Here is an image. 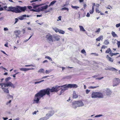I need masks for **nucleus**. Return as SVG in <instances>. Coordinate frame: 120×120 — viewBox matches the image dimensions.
<instances>
[{
  "label": "nucleus",
  "mask_w": 120,
  "mask_h": 120,
  "mask_svg": "<svg viewBox=\"0 0 120 120\" xmlns=\"http://www.w3.org/2000/svg\"><path fill=\"white\" fill-rule=\"evenodd\" d=\"M58 90L57 88L54 86L52 87L51 89L48 88L46 89L42 90L35 95L34 102L38 103L40 98L44 96L46 94L50 96V92H57Z\"/></svg>",
  "instance_id": "nucleus-1"
},
{
  "label": "nucleus",
  "mask_w": 120,
  "mask_h": 120,
  "mask_svg": "<svg viewBox=\"0 0 120 120\" xmlns=\"http://www.w3.org/2000/svg\"><path fill=\"white\" fill-rule=\"evenodd\" d=\"M26 7L25 6L22 7L17 6L16 7H9L6 10L8 11H9L16 13H20L22 12H24L26 9Z\"/></svg>",
  "instance_id": "nucleus-2"
},
{
  "label": "nucleus",
  "mask_w": 120,
  "mask_h": 120,
  "mask_svg": "<svg viewBox=\"0 0 120 120\" xmlns=\"http://www.w3.org/2000/svg\"><path fill=\"white\" fill-rule=\"evenodd\" d=\"M3 90L6 93H9V90H8V86L11 87L13 88H15V86L14 84L11 82H9L7 83H2L0 84V86Z\"/></svg>",
  "instance_id": "nucleus-3"
},
{
  "label": "nucleus",
  "mask_w": 120,
  "mask_h": 120,
  "mask_svg": "<svg viewBox=\"0 0 120 120\" xmlns=\"http://www.w3.org/2000/svg\"><path fill=\"white\" fill-rule=\"evenodd\" d=\"M84 105L82 102L80 100L75 101L72 103L73 107L75 108L77 107H79L83 106Z\"/></svg>",
  "instance_id": "nucleus-4"
},
{
  "label": "nucleus",
  "mask_w": 120,
  "mask_h": 120,
  "mask_svg": "<svg viewBox=\"0 0 120 120\" xmlns=\"http://www.w3.org/2000/svg\"><path fill=\"white\" fill-rule=\"evenodd\" d=\"M91 97L93 98H103V95L102 93L100 92H93L92 94Z\"/></svg>",
  "instance_id": "nucleus-5"
},
{
  "label": "nucleus",
  "mask_w": 120,
  "mask_h": 120,
  "mask_svg": "<svg viewBox=\"0 0 120 120\" xmlns=\"http://www.w3.org/2000/svg\"><path fill=\"white\" fill-rule=\"evenodd\" d=\"M120 83V80L118 78H115L113 80V86H117Z\"/></svg>",
  "instance_id": "nucleus-6"
},
{
  "label": "nucleus",
  "mask_w": 120,
  "mask_h": 120,
  "mask_svg": "<svg viewBox=\"0 0 120 120\" xmlns=\"http://www.w3.org/2000/svg\"><path fill=\"white\" fill-rule=\"evenodd\" d=\"M54 114V112L53 111H50L48 114H47L46 116L44 118L43 120H46L48 119L49 118L52 116Z\"/></svg>",
  "instance_id": "nucleus-7"
},
{
  "label": "nucleus",
  "mask_w": 120,
  "mask_h": 120,
  "mask_svg": "<svg viewBox=\"0 0 120 120\" xmlns=\"http://www.w3.org/2000/svg\"><path fill=\"white\" fill-rule=\"evenodd\" d=\"M38 0H33L30 1L31 3H33L31 5L35 9L36 8L38 7L40 5L37 4H36L35 3V2Z\"/></svg>",
  "instance_id": "nucleus-8"
},
{
  "label": "nucleus",
  "mask_w": 120,
  "mask_h": 120,
  "mask_svg": "<svg viewBox=\"0 0 120 120\" xmlns=\"http://www.w3.org/2000/svg\"><path fill=\"white\" fill-rule=\"evenodd\" d=\"M66 87H67V88L68 89V88H77L78 87V86L76 84H69L68 85H67V86H66Z\"/></svg>",
  "instance_id": "nucleus-9"
},
{
  "label": "nucleus",
  "mask_w": 120,
  "mask_h": 120,
  "mask_svg": "<svg viewBox=\"0 0 120 120\" xmlns=\"http://www.w3.org/2000/svg\"><path fill=\"white\" fill-rule=\"evenodd\" d=\"M52 38L53 37L52 36L49 34L47 35L46 36V38H47V40H48L49 41L52 42L53 41Z\"/></svg>",
  "instance_id": "nucleus-10"
},
{
  "label": "nucleus",
  "mask_w": 120,
  "mask_h": 120,
  "mask_svg": "<svg viewBox=\"0 0 120 120\" xmlns=\"http://www.w3.org/2000/svg\"><path fill=\"white\" fill-rule=\"evenodd\" d=\"M21 31L20 30H16L15 31L14 33L15 34L16 37H19V36L20 34Z\"/></svg>",
  "instance_id": "nucleus-11"
},
{
  "label": "nucleus",
  "mask_w": 120,
  "mask_h": 120,
  "mask_svg": "<svg viewBox=\"0 0 120 120\" xmlns=\"http://www.w3.org/2000/svg\"><path fill=\"white\" fill-rule=\"evenodd\" d=\"M106 58L107 60H108L109 61L111 62H113L114 60L111 57H110L109 55H107Z\"/></svg>",
  "instance_id": "nucleus-12"
},
{
  "label": "nucleus",
  "mask_w": 120,
  "mask_h": 120,
  "mask_svg": "<svg viewBox=\"0 0 120 120\" xmlns=\"http://www.w3.org/2000/svg\"><path fill=\"white\" fill-rule=\"evenodd\" d=\"M33 69H34L32 68H19V70L20 71H26L30 70H33Z\"/></svg>",
  "instance_id": "nucleus-13"
},
{
  "label": "nucleus",
  "mask_w": 120,
  "mask_h": 120,
  "mask_svg": "<svg viewBox=\"0 0 120 120\" xmlns=\"http://www.w3.org/2000/svg\"><path fill=\"white\" fill-rule=\"evenodd\" d=\"M53 37L55 39V40L58 41L60 39V36L56 34L53 35Z\"/></svg>",
  "instance_id": "nucleus-14"
},
{
  "label": "nucleus",
  "mask_w": 120,
  "mask_h": 120,
  "mask_svg": "<svg viewBox=\"0 0 120 120\" xmlns=\"http://www.w3.org/2000/svg\"><path fill=\"white\" fill-rule=\"evenodd\" d=\"M48 7V5H46L43 6L41 7V8H38L39 9L40 11H42L44 10V9H46Z\"/></svg>",
  "instance_id": "nucleus-15"
},
{
  "label": "nucleus",
  "mask_w": 120,
  "mask_h": 120,
  "mask_svg": "<svg viewBox=\"0 0 120 120\" xmlns=\"http://www.w3.org/2000/svg\"><path fill=\"white\" fill-rule=\"evenodd\" d=\"M105 93L107 95L109 96L111 94L112 92L109 89H107L106 90Z\"/></svg>",
  "instance_id": "nucleus-16"
},
{
  "label": "nucleus",
  "mask_w": 120,
  "mask_h": 120,
  "mask_svg": "<svg viewBox=\"0 0 120 120\" xmlns=\"http://www.w3.org/2000/svg\"><path fill=\"white\" fill-rule=\"evenodd\" d=\"M65 86H66V85L64 86H65L63 88V89H61L60 92V95L62 93L64 92L65 90L68 89L67 88V87H66Z\"/></svg>",
  "instance_id": "nucleus-17"
},
{
  "label": "nucleus",
  "mask_w": 120,
  "mask_h": 120,
  "mask_svg": "<svg viewBox=\"0 0 120 120\" xmlns=\"http://www.w3.org/2000/svg\"><path fill=\"white\" fill-rule=\"evenodd\" d=\"M103 38V36L102 35H101L98 37V38L96 39V41L97 42L98 41H100L101 40H102Z\"/></svg>",
  "instance_id": "nucleus-18"
},
{
  "label": "nucleus",
  "mask_w": 120,
  "mask_h": 120,
  "mask_svg": "<svg viewBox=\"0 0 120 120\" xmlns=\"http://www.w3.org/2000/svg\"><path fill=\"white\" fill-rule=\"evenodd\" d=\"M73 98H76L78 97V95L76 94L75 92L74 91L73 94Z\"/></svg>",
  "instance_id": "nucleus-19"
},
{
  "label": "nucleus",
  "mask_w": 120,
  "mask_h": 120,
  "mask_svg": "<svg viewBox=\"0 0 120 120\" xmlns=\"http://www.w3.org/2000/svg\"><path fill=\"white\" fill-rule=\"evenodd\" d=\"M38 73H44V70L43 69L41 68L38 71Z\"/></svg>",
  "instance_id": "nucleus-20"
},
{
  "label": "nucleus",
  "mask_w": 120,
  "mask_h": 120,
  "mask_svg": "<svg viewBox=\"0 0 120 120\" xmlns=\"http://www.w3.org/2000/svg\"><path fill=\"white\" fill-rule=\"evenodd\" d=\"M56 2V1L55 0L53 1L49 5V6L50 7L51 6L53 5Z\"/></svg>",
  "instance_id": "nucleus-21"
},
{
  "label": "nucleus",
  "mask_w": 120,
  "mask_h": 120,
  "mask_svg": "<svg viewBox=\"0 0 120 120\" xmlns=\"http://www.w3.org/2000/svg\"><path fill=\"white\" fill-rule=\"evenodd\" d=\"M119 53H112V52H110V53H109V55L110 56H111L112 57L113 56V55H117V54H119Z\"/></svg>",
  "instance_id": "nucleus-22"
},
{
  "label": "nucleus",
  "mask_w": 120,
  "mask_h": 120,
  "mask_svg": "<svg viewBox=\"0 0 120 120\" xmlns=\"http://www.w3.org/2000/svg\"><path fill=\"white\" fill-rule=\"evenodd\" d=\"M79 26L80 28V30L82 31H85V30L84 29L82 26Z\"/></svg>",
  "instance_id": "nucleus-23"
},
{
  "label": "nucleus",
  "mask_w": 120,
  "mask_h": 120,
  "mask_svg": "<svg viewBox=\"0 0 120 120\" xmlns=\"http://www.w3.org/2000/svg\"><path fill=\"white\" fill-rule=\"evenodd\" d=\"M111 52V49L110 48L107 49L105 51V53H110Z\"/></svg>",
  "instance_id": "nucleus-24"
},
{
  "label": "nucleus",
  "mask_w": 120,
  "mask_h": 120,
  "mask_svg": "<svg viewBox=\"0 0 120 120\" xmlns=\"http://www.w3.org/2000/svg\"><path fill=\"white\" fill-rule=\"evenodd\" d=\"M30 10H31V11H35L36 12H39L40 11V10L38 8V9H37L36 10H34L33 9H31Z\"/></svg>",
  "instance_id": "nucleus-25"
},
{
  "label": "nucleus",
  "mask_w": 120,
  "mask_h": 120,
  "mask_svg": "<svg viewBox=\"0 0 120 120\" xmlns=\"http://www.w3.org/2000/svg\"><path fill=\"white\" fill-rule=\"evenodd\" d=\"M94 8L93 7H92V10H90L89 12L90 14H92L94 13Z\"/></svg>",
  "instance_id": "nucleus-26"
},
{
  "label": "nucleus",
  "mask_w": 120,
  "mask_h": 120,
  "mask_svg": "<svg viewBox=\"0 0 120 120\" xmlns=\"http://www.w3.org/2000/svg\"><path fill=\"white\" fill-rule=\"evenodd\" d=\"M59 33L60 34H64L65 33V32L63 30L60 29L59 30Z\"/></svg>",
  "instance_id": "nucleus-27"
},
{
  "label": "nucleus",
  "mask_w": 120,
  "mask_h": 120,
  "mask_svg": "<svg viewBox=\"0 0 120 120\" xmlns=\"http://www.w3.org/2000/svg\"><path fill=\"white\" fill-rule=\"evenodd\" d=\"M111 34L112 35L113 37H116L117 36V35H116V34L115 33V32H114L112 31V32Z\"/></svg>",
  "instance_id": "nucleus-28"
},
{
  "label": "nucleus",
  "mask_w": 120,
  "mask_h": 120,
  "mask_svg": "<svg viewBox=\"0 0 120 120\" xmlns=\"http://www.w3.org/2000/svg\"><path fill=\"white\" fill-rule=\"evenodd\" d=\"M99 87V86H91L89 87V88H90V89H94L96 88H97V87Z\"/></svg>",
  "instance_id": "nucleus-29"
},
{
  "label": "nucleus",
  "mask_w": 120,
  "mask_h": 120,
  "mask_svg": "<svg viewBox=\"0 0 120 120\" xmlns=\"http://www.w3.org/2000/svg\"><path fill=\"white\" fill-rule=\"evenodd\" d=\"M109 43V42L107 40H105L104 42V44L105 45H107Z\"/></svg>",
  "instance_id": "nucleus-30"
},
{
  "label": "nucleus",
  "mask_w": 120,
  "mask_h": 120,
  "mask_svg": "<svg viewBox=\"0 0 120 120\" xmlns=\"http://www.w3.org/2000/svg\"><path fill=\"white\" fill-rule=\"evenodd\" d=\"M71 7L74 9H77L79 8V7L77 6H71Z\"/></svg>",
  "instance_id": "nucleus-31"
},
{
  "label": "nucleus",
  "mask_w": 120,
  "mask_h": 120,
  "mask_svg": "<svg viewBox=\"0 0 120 120\" xmlns=\"http://www.w3.org/2000/svg\"><path fill=\"white\" fill-rule=\"evenodd\" d=\"M62 10H67L68 11H69V9L66 7L63 8H62Z\"/></svg>",
  "instance_id": "nucleus-32"
},
{
  "label": "nucleus",
  "mask_w": 120,
  "mask_h": 120,
  "mask_svg": "<svg viewBox=\"0 0 120 120\" xmlns=\"http://www.w3.org/2000/svg\"><path fill=\"white\" fill-rule=\"evenodd\" d=\"M54 30L56 32V33H57V32H59L60 29H58V28H55L54 29Z\"/></svg>",
  "instance_id": "nucleus-33"
},
{
  "label": "nucleus",
  "mask_w": 120,
  "mask_h": 120,
  "mask_svg": "<svg viewBox=\"0 0 120 120\" xmlns=\"http://www.w3.org/2000/svg\"><path fill=\"white\" fill-rule=\"evenodd\" d=\"M101 29L100 28H98L96 31L95 32V33H98V34L100 31Z\"/></svg>",
  "instance_id": "nucleus-34"
},
{
  "label": "nucleus",
  "mask_w": 120,
  "mask_h": 120,
  "mask_svg": "<svg viewBox=\"0 0 120 120\" xmlns=\"http://www.w3.org/2000/svg\"><path fill=\"white\" fill-rule=\"evenodd\" d=\"M11 79V78L10 77H8L5 79V80L6 82H7L8 81Z\"/></svg>",
  "instance_id": "nucleus-35"
},
{
  "label": "nucleus",
  "mask_w": 120,
  "mask_h": 120,
  "mask_svg": "<svg viewBox=\"0 0 120 120\" xmlns=\"http://www.w3.org/2000/svg\"><path fill=\"white\" fill-rule=\"evenodd\" d=\"M51 71V70H46L45 71V73L46 74H49L50 72Z\"/></svg>",
  "instance_id": "nucleus-36"
},
{
  "label": "nucleus",
  "mask_w": 120,
  "mask_h": 120,
  "mask_svg": "<svg viewBox=\"0 0 120 120\" xmlns=\"http://www.w3.org/2000/svg\"><path fill=\"white\" fill-rule=\"evenodd\" d=\"M45 58H47L49 59V60H50L51 61H52V60L51 59V58L49 56H45Z\"/></svg>",
  "instance_id": "nucleus-37"
},
{
  "label": "nucleus",
  "mask_w": 120,
  "mask_h": 120,
  "mask_svg": "<svg viewBox=\"0 0 120 120\" xmlns=\"http://www.w3.org/2000/svg\"><path fill=\"white\" fill-rule=\"evenodd\" d=\"M117 44L118 45V48L120 47V41H117Z\"/></svg>",
  "instance_id": "nucleus-38"
},
{
  "label": "nucleus",
  "mask_w": 120,
  "mask_h": 120,
  "mask_svg": "<svg viewBox=\"0 0 120 120\" xmlns=\"http://www.w3.org/2000/svg\"><path fill=\"white\" fill-rule=\"evenodd\" d=\"M81 52L83 54H85L86 53L84 49L81 51Z\"/></svg>",
  "instance_id": "nucleus-39"
},
{
  "label": "nucleus",
  "mask_w": 120,
  "mask_h": 120,
  "mask_svg": "<svg viewBox=\"0 0 120 120\" xmlns=\"http://www.w3.org/2000/svg\"><path fill=\"white\" fill-rule=\"evenodd\" d=\"M107 48V46H105L104 45H102L101 47V49H105Z\"/></svg>",
  "instance_id": "nucleus-40"
},
{
  "label": "nucleus",
  "mask_w": 120,
  "mask_h": 120,
  "mask_svg": "<svg viewBox=\"0 0 120 120\" xmlns=\"http://www.w3.org/2000/svg\"><path fill=\"white\" fill-rule=\"evenodd\" d=\"M32 36V35H31V36L29 38V39H27V40H25L24 41V42H27L31 37Z\"/></svg>",
  "instance_id": "nucleus-41"
},
{
  "label": "nucleus",
  "mask_w": 120,
  "mask_h": 120,
  "mask_svg": "<svg viewBox=\"0 0 120 120\" xmlns=\"http://www.w3.org/2000/svg\"><path fill=\"white\" fill-rule=\"evenodd\" d=\"M96 13H99L100 12L99 10L97 8L96 9Z\"/></svg>",
  "instance_id": "nucleus-42"
},
{
  "label": "nucleus",
  "mask_w": 120,
  "mask_h": 120,
  "mask_svg": "<svg viewBox=\"0 0 120 120\" xmlns=\"http://www.w3.org/2000/svg\"><path fill=\"white\" fill-rule=\"evenodd\" d=\"M15 22L14 23V24H16L18 22V19L17 18H16L15 19Z\"/></svg>",
  "instance_id": "nucleus-43"
},
{
  "label": "nucleus",
  "mask_w": 120,
  "mask_h": 120,
  "mask_svg": "<svg viewBox=\"0 0 120 120\" xmlns=\"http://www.w3.org/2000/svg\"><path fill=\"white\" fill-rule=\"evenodd\" d=\"M116 27H119V26H120V23L118 24H116Z\"/></svg>",
  "instance_id": "nucleus-44"
},
{
  "label": "nucleus",
  "mask_w": 120,
  "mask_h": 120,
  "mask_svg": "<svg viewBox=\"0 0 120 120\" xmlns=\"http://www.w3.org/2000/svg\"><path fill=\"white\" fill-rule=\"evenodd\" d=\"M104 78V77H100V78H97L96 79H98V80H100L101 79H103Z\"/></svg>",
  "instance_id": "nucleus-45"
},
{
  "label": "nucleus",
  "mask_w": 120,
  "mask_h": 120,
  "mask_svg": "<svg viewBox=\"0 0 120 120\" xmlns=\"http://www.w3.org/2000/svg\"><path fill=\"white\" fill-rule=\"evenodd\" d=\"M22 31L23 32V34H24L25 33H26V30L25 29H22Z\"/></svg>",
  "instance_id": "nucleus-46"
},
{
  "label": "nucleus",
  "mask_w": 120,
  "mask_h": 120,
  "mask_svg": "<svg viewBox=\"0 0 120 120\" xmlns=\"http://www.w3.org/2000/svg\"><path fill=\"white\" fill-rule=\"evenodd\" d=\"M111 69L113 71H117V70H116V69H115V68H112Z\"/></svg>",
  "instance_id": "nucleus-47"
},
{
  "label": "nucleus",
  "mask_w": 120,
  "mask_h": 120,
  "mask_svg": "<svg viewBox=\"0 0 120 120\" xmlns=\"http://www.w3.org/2000/svg\"><path fill=\"white\" fill-rule=\"evenodd\" d=\"M90 90H88L87 89L86 91V94H88L90 92Z\"/></svg>",
  "instance_id": "nucleus-48"
},
{
  "label": "nucleus",
  "mask_w": 120,
  "mask_h": 120,
  "mask_svg": "<svg viewBox=\"0 0 120 120\" xmlns=\"http://www.w3.org/2000/svg\"><path fill=\"white\" fill-rule=\"evenodd\" d=\"M61 16H59L58 17L59 20H57V21H59V20H61Z\"/></svg>",
  "instance_id": "nucleus-49"
},
{
  "label": "nucleus",
  "mask_w": 120,
  "mask_h": 120,
  "mask_svg": "<svg viewBox=\"0 0 120 120\" xmlns=\"http://www.w3.org/2000/svg\"><path fill=\"white\" fill-rule=\"evenodd\" d=\"M68 29L70 31H73V29L72 28L70 27L68 28Z\"/></svg>",
  "instance_id": "nucleus-50"
},
{
  "label": "nucleus",
  "mask_w": 120,
  "mask_h": 120,
  "mask_svg": "<svg viewBox=\"0 0 120 120\" xmlns=\"http://www.w3.org/2000/svg\"><path fill=\"white\" fill-rule=\"evenodd\" d=\"M110 8H112V7L110 5H109L108 6V7L107 8L110 9Z\"/></svg>",
  "instance_id": "nucleus-51"
},
{
  "label": "nucleus",
  "mask_w": 120,
  "mask_h": 120,
  "mask_svg": "<svg viewBox=\"0 0 120 120\" xmlns=\"http://www.w3.org/2000/svg\"><path fill=\"white\" fill-rule=\"evenodd\" d=\"M32 64H30V65H26L25 66L26 67H30V66H32Z\"/></svg>",
  "instance_id": "nucleus-52"
},
{
  "label": "nucleus",
  "mask_w": 120,
  "mask_h": 120,
  "mask_svg": "<svg viewBox=\"0 0 120 120\" xmlns=\"http://www.w3.org/2000/svg\"><path fill=\"white\" fill-rule=\"evenodd\" d=\"M86 7V4H84L83 5V7L84 9H85Z\"/></svg>",
  "instance_id": "nucleus-53"
},
{
  "label": "nucleus",
  "mask_w": 120,
  "mask_h": 120,
  "mask_svg": "<svg viewBox=\"0 0 120 120\" xmlns=\"http://www.w3.org/2000/svg\"><path fill=\"white\" fill-rule=\"evenodd\" d=\"M102 116V115H99L96 116L95 117H99Z\"/></svg>",
  "instance_id": "nucleus-54"
},
{
  "label": "nucleus",
  "mask_w": 120,
  "mask_h": 120,
  "mask_svg": "<svg viewBox=\"0 0 120 120\" xmlns=\"http://www.w3.org/2000/svg\"><path fill=\"white\" fill-rule=\"evenodd\" d=\"M86 16L87 17H89L90 16V14L89 12L87 13Z\"/></svg>",
  "instance_id": "nucleus-55"
},
{
  "label": "nucleus",
  "mask_w": 120,
  "mask_h": 120,
  "mask_svg": "<svg viewBox=\"0 0 120 120\" xmlns=\"http://www.w3.org/2000/svg\"><path fill=\"white\" fill-rule=\"evenodd\" d=\"M4 31H7V30H8V28H7L6 27V28H4Z\"/></svg>",
  "instance_id": "nucleus-56"
},
{
  "label": "nucleus",
  "mask_w": 120,
  "mask_h": 120,
  "mask_svg": "<svg viewBox=\"0 0 120 120\" xmlns=\"http://www.w3.org/2000/svg\"><path fill=\"white\" fill-rule=\"evenodd\" d=\"M27 7L28 8L30 9L32 8V7L31 6H28Z\"/></svg>",
  "instance_id": "nucleus-57"
},
{
  "label": "nucleus",
  "mask_w": 120,
  "mask_h": 120,
  "mask_svg": "<svg viewBox=\"0 0 120 120\" xmlns=\"http://www.w3.org/2000/svg\"><path fill=\"white\" fill-rule=\"evenodd\" d=\"M24 19V18H23V17H22V16H21L20 18L19 19L20 20H22L23 19Z\"/></svg>",
  "instance_id": "nucleus-58"
},
{
  "label": "nucleus",
  "mask_w": 120,
  "mask_h": 120,
  "mask_svg": "<svg viewBox=\"0 0 120 120\" xmlns=\"http://www.w3.org/2000/svg\"><path fill=\"white\" fill-rule=\"evenodd\" d=\"M91 54H95V55L96 56H98V54L97 53H91Z\"/></svg>",
  "instance_id": "nucleus-59"
},
{
  "label": "nucleus",
  "mask_w": 120,
  "mask_h": 120,
  "mask_svg": "<svg viewBox=\"0 0 120 120\" xmlns=\"http://www.w3.org/2000/svg\"><path fill=\"white\" fill-rule=\"evenodd\" d=\"M1 52H2L4 54L7 55V54L4 51H2V50H1Z\"/></svg>",
  "instance_id": "nucleus-60"
},
{
  "label": "nucleus",
  "mask_w": 120,
  "mask_h": 120,
  "mask_svg": "<svg viewBox=\"0 0 120 120\" xmlns=\"http://www.w3.org/2000/svg\"><path fill=\"white\" fill-rule=\"evenodd\" d=\"M11 100H10V101H9L7 102V105L8 104L10 103L11 102Z\"/></svg>",
  "instance_id": "nucleus-61"
},
{
  "label": "nucleus",
  "mask_w": 120,
  "mask_h": 120,
  "mask_svg": "<svg viewBox=\"0 0 120 120\" xmlns=\"http://www.w3.org/2000/svg\"><path fill=\"white\" fill-rule=\"evenodd\" d=\"M40 83V81H37V82H35V84H37L38 83Z\"/></svg>",
  "instance_id": "nucleus-62"
},
{
  "label": "nucleus",
  "mask_w": 120,
  "mask_h": 120,
  "mask_svg": "<svg viewBox=\"0 0 120 120\" xmlns=\"http://www.w3.org/2000/svg\"><path fill=\"white\" fill-rule=\"evenodd\" d=\"M48 62V61L47 60H45L43 62V63H45V62Z\"/></svg>",
  "instance_id": "nucleus-63"
},
{
  "label": "nucleus",
  "mask_w": 120,
  "mask_h": 120,
  "mask_svg": "<svg viewBox=\"0 0 120 120\" xmlns=\"http://www.w3.org/2000/svg\"><path fill=\"white\" fill-rule=\"evenodd\" d=\"M4 10L3 8L2 7H0V11H3Z\"/></svg>",
  "instance_id": "nucleus-64"
}]
</instances>
